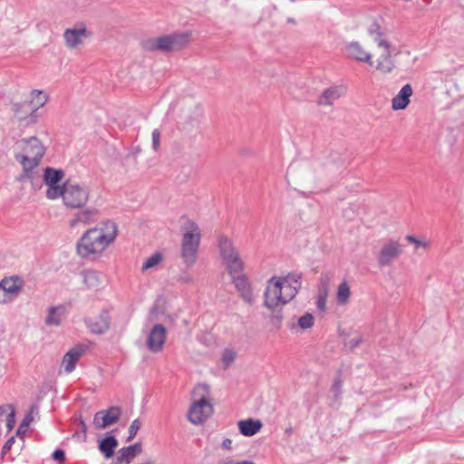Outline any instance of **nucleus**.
I'll use <instances>...</instances> for the list:
<instances>
[{
	"instance_id": "nucleus-56",
	"label": "nucleus",
	"mask_w": 464,
	"mask_h": 464,
	"mask_svg": "<svg viewBox=\"0 0 464 464\" xmlns=\"http://www.w3.org/2000/svg\"><path fill=\"white\" fill-rule=\"evenodd\" d=\"M21 429H22V428H20V427L18 428V430H17V431H16V434L21 433Z\"/></svg>"
},
{
	"instance_id": "nucleus-45",
	"label": "nucleus",
	"mask_w": 464,
	"mask_h": 464,
	"mask_svg": "<svg viewBox=\"0 0 464 464\" xmlns=\"http://www.w3.org/2000/svg\"><path fill=\"white\" fill-rule=\"evenodd\" d=\"M52 459L54 461H57L60 463L64 462L66 459L65 451L62 449H56L52 454Z\"/></svg>"
},
{
	"instance_id": "nucleus-51",
	"label": "nucleus",
	"mask_w": 464,
	"mask_h": 464,
	"mask_svg": "<svg viewBox=\"0 0 464 464\" xmlns=\"http://www.w3.org/2000/svg\"><path fill=\"white\" fill-rule=\"evenodd\" d=\"M12 409H14L12 404L1 405L0 406V417L5 415L8 410H10V411H12Z\"/></svg>"
},
{
	"instance_id": "nucleus-1",
	"label": "nucleus",
	"mask_w": 464,
	"mask_h": 464,
	"mask_svg": "<svg viewBox=\"0 0 464 464\" xmlns=\"http://www.w3.org/2000/svg\"><path fill=\"white\" fill-rule=\"evenodd\" d=\"M117 233L116 223L107 220L85 231L76 244V251L82 258L100 255L115 240Z\"/></svg>"
},
{
	"instance_id": "nucleus-19",
	"label": "nucleus",
	"mask_w": 464,
	"mask_h": 464,
	"mask_svg": "<svg viewBox=\"0 0 464 464\" xmlns=\"http://www.w3.org/2000/svg\"><path fill=\"white\" fill-rule=\"evenodd\" d=\"M141 451L142 447L139 442L123 447L118 451L117 461L113 464H130L131 459L141 453Z\"/></svg>"
},
{
	"instance_id": "nucleus-28",
	"label": "nucleus",
	"mask_w": 464,
	"mask_h": 464,
	"mask_svg": "<svg viewBox=\"0 0 464 464\" xmlns=\"http://www.w3.org/2000/svg\"><path fill=\"white\" fill-rule=\"evenodd\" d=\"M368 33L373 38L374 42L377 43L378 46L383 48H391L390 43L382 39L383 34L378 23H372L368 29Z\"/></svg>"
},
{
	"instance_id": "nucleus-46",
	"label": "nucleus",
	"mask_w": 464,
	"mask_h": 464,
	"mask_svg": "<svg viewBox=\"0 0 464 464\" xmlns=\"http://www.w3.org/2000/svg\"><path fill=\"white\" fill-rule=\"evenodd\" d=\"M160 131L158 129H155L152 131V148L155 151H157L160 148Z\"/></svg>"
},
{
	"instance_id": "nucleus-31",
	"label": "nucleus",
	"mask_w": 464,
	"mask_h": 464,
	"mask_svg": "<svg viewBox=\"0 0 464 464\" xmlns=\"http://www.w3.org/2000/svg\"><path fill=\"white\" fill-rule=\"evenodd\" d=\"M63 306H51L48 309V314L45 318V324L47 325L58 326L61 324V316L63 314Z\"/></svg>"
},
{
	"instance_id": "nucleus-40",
	"label": "nucleus",
	"mask_w": 464,
	"mask_h": 464,
	"mask_svg": "<svg viewBox=\"0 0 464 464\" xmlns=\"http://www.w3.org/2000/svg\"><path fill=\"white\" fill-rule=\"evenodd\" d=\"M202 117V111L199 107H195V110L191 116H188L187 122L192 127L198 126Z\"/></svg>"
},
{
	"instance_id": "nucleus-43",
	"label": "nucleus",
	"mask_w": 464,
	"mask_h": 464,
	"mask_svg": "<svg viewBox=\"0 0 464 464\" xmlns=\"http://www.w3.org/2000/svg\"><path fill=\"white\" fill-rule=\"evenodd\" d=\"M405 238L408 242L414 244L416 248H419V247L426 248L429 246V243L422 242L419 238H417L416 237H414L412 235H407Z\"/></svg>"
},
{
	"instance_id": "nucleus-37",
	"label": "nucleus",
	"mask_w": 464,
	"mask_h": 464,
	"mask_svg": "<svg viewBox=\"0 0 464 464\" xmlns=\"http://www.w3.org/2000/svg\"><path fill=\"white\" fill-rule=\"evenodd\" d=\"M314 315L310 313H306L298 319V326L303 330H306L314 325Z\"/></svg>"
},
{
	"instance_id": "nucleus-17",
	"label": "nucleus",
	"mask_w": 464,
	"mask_h": 464,
	"mask_svg": "<svg viewBox=\"0 0 464 464\" xmlns=\"http://www.w3.org/2000/svg\"><path fill=\"white\" fill-rule=\"evenodd\" d=\"M232 283L235 285L240 297L248 304H253L254 297L251 284L245 274L234 276Z\"/></svg>"
},
{
	"instance_id": "nucleus-34",
	"label": "nucleus",
	"mask_w": 464,
	"mask_h": 464,
	"mask_svg": "<svg viewBox=\"0 0 464 464\" xmlns=\"http://www.w3.org/2000/svg\"><path fill=\"white\" fill-rule=\"evenodd\" d=\"M48 188L46 190V197L49 199H56L58 198H62L63 199V196L65 195V189L67 188V181H65L63 185H51L47 186Z\"/></svg>"
},
{
	"instance_id": "nucleus-27",
	"label": "nucleus",
	"mask_w": 464,
	"mask_h": 464,
	"mask_svg": "<svg viewBox=\"0 0 464 464\" xmlns=\"http://www.w3.org/2000/svg\"><path fill=\"white\" fill-rule=\"evenodd\" d=\"M384 49V53L381 55V57L378 60L376 69L384 73H388L391 72L394 68V63L393 61L392 60L391 48Z\"/></svg>"
},
{
	"instance_id": "nucleus-57",
	"label": "nucleus",
	"mask_w": 464,
	"mask_h": 464,
	"mask_svg": "<svg viewBox=\"0 0 464 464\" xmlns=\"http://www.w3.org/2000/svg\"><path fill=\"white\" fill-rule=\"evenodd\" d=\"M292 2H294L295 0H291Z\"/></svg>"
},
{
	"instance_id": "nucleus-29",
	"label": "nucleus",
	"mask_w": 464,
	"mask_h": 464,
	"mask_svg": "<svg viewBox=\"0 0 464 464\" xmlns=\"http://www.w3.org/2000/svg\"><path fill=\"white\" fill-rule=\"evenodd\" d=\"M224 263L226 264L227 270L232 279L234 276L241 275V272L244 270V263L242 262L239 255L225 261Z\"/></svg>"
},
{
	"instance_id": "nucleus-25",
	"label": "nucleus",
	"mask_w": 464,
	"mask_h": 464,
	"mask_svg": "<svg viewBox=\"0 0 464 464\" xmlns=\"http://www.w3.org/2000/svg\"><path fill=\"white\" fill-rule=\"evenodd\" d=\"M218 247L223 261H227L234 256H238L232 241L226 236H221L218 238Z\"/></svg>"
},
{
	"instance_id": "nucleus-20",
	"label": "nucleus",
	"mask_w": 464,
	"mask_h": 464,
	"mask_svg": "<svg viewBox=\"0 0 464 464\" xmlns=\"http://www.w3.org/2000/svg\"><path fill=\"white\" fill-rule=\"evenodd\" d=\"M347 55L360 62L372 65V55L365 52L358 42H352L346 45Z\"/></svg>"
},
{
	"instance_id": "nucleus-15",
	"label": "nucleus",
	"mask_w": 464,
	"mask_h": 464,
	"mask_svg": "<svg viewBox=\"0 0 464 464\" xmlns=\"http://www.w3.org/2000/svg\"><path fill=\"white\" fill-rule=\"evenodd\" d=\"M87 350L88 345L77 344L63 355L62 365L64 367V371L67 373L72 372L75 369L77 362Z\"/></svg>"
},
{
	"instance_id": "nucleus-33",
	"label": "nucleus",
	"mask_w": 464,
	"mask_h": 464,
	"mask_svg": "<svg viewBox=\"0 0 464 464\" xmlns=\"http://www.w3.org/2000/svg\"><path fill=\"white\" fill-rule=\"evenodd\" d=\"M351 296V290L348 283L343 281L337 288L336 300L339 304H345L348 303Z\"/></svg>"
},
{
	"instance_id": "nucleus-35",
	"label": "nucleus",
	"mask_w": 464,
	"mask_h": 464,
	"mask_svg": "<svg viewBox=\"0 0 464 464\" xmlns=\"http://www.w3.org/2000/svg\"><path fill=\"white\" fill-rule=\"evenodd\" d=\"M342 385H343L342 372H341V371H338L337 374L333 382V384L331 386V392L334 394V397L336 401L339 400L342 395Z\"/></svg>"
},
{
	"instance_id": "nucleus-6",
	"label": "nucleus",
	"mask_w": 464,
	"mask_h": 464,
	"mask_svg": "<svg viewBox=\"0 0 464 464\" xmlns=\"http://www.w3.org/2000/svg\"><path fill=\"white\" fill-rule=\"evenodd\" d=\"M90 188L86 185L67 180V188L63 196V204L71 209L84 208L89 200Z\"/></svg>"
},
{
	"instance_id": "nucleus-26",
	"label": "nucleus",
	"mask_w": 464,
	"mask_h": 464,
	"mask_svg": "<svg viewBox=\"0 0 464 464\" xmlns=\"http://www.w3.org/2000/svg\"><path fill=\"white\" fill-rule=\"evenodd\" d=\"M64 177V171L61 169L46 167L44 169L43 181L46 186L59 184Z\"/></svg>"
},
{
	"instance_id": "nucleus-4",
	"label": "nucleus",
	"mask_w": 464,
	"mask_h": 464,
	"mask_svg": "<svg viewBox=\"0 0 464 464\" xmlns=\"http://www.w3.org/2000/svg\"><path fill=\"white\" fill-rule=\"evenodd\" d=\"M209 388L207 384H198L194 389V395L199 396L195 401L188 413V420L193 424H202L208 417L213 414V405L208 400Z\"/></svg>"
},
{
	"instance_id": "nucleus-49",
	"label": "nucleus",
	"mask_w": 464,
	"mask_h": 464,
	"mask_svg": "<svg viewBox=\"0 0 464 464\" xmlns=\"http://www.w3.org/2000/svg\"><path fill=\"white\" fill-rule=\"evenodd\" d=\"M34 410H37V407L36 406H32L31 408V412L29 414H27L24 420H22L21 424H20V428H23V427H27L32 421H33V417L31 415V413L34 411Z\"/></svg>"
},
{
	"instance_id": "nucleus-18",
	"label": "nucleus",
	"mask_w": 464,
	"mask_h": 464,
	"mask_svg": "<svg viewBox=\"0 0 464 464\" xmlns=\"http://www.w3.org/2000/svg\"><path fill=\"white\" fill-rule=\"evenodd\" d=\"M116 431V429L109 431L105 437L99 441L98 449L105 459H111L119 445V441L114 435Z\"/></svg>"
},
{
	"instance_id": "nucleus-50",
	"label": "nucleus",
	"mask_w": 464,
	"mask_h": 464,
	"mask_svg": "<svg viewBox=\"0 0 464 464\" xmlns=\"http://www.w3.org/2000/svg\"><path fill=\"white\" fill-rule=\"evenodd\" d=\"M362 343V337H355V338H353L349 341V348L351 351L354 350L355 348H357L361 343Z\"/></svg>"
},
{
	"instance_id": "nucleus-22",
	"label": "nucleus",
	"mask_w": 464,
	"mask_h": 464,
	"mask_svg": "<svg viewBox=\"0 0 464 464\" xmlns=\"http://www.w3.org/2000/svg\"><path fill=\"white\" fill-rule=\"evenodd\" d=\"M239 432L246 437H252L256 435L263 427V423L260 420H255L252 418L242 420L237 422Z\"/></svg>"
},
{
	"instance_id": "nucleus-2",
	"label": "nucleus",
	"mask_w": 464,
	"mask_h": 464,
	"mask_svg": "<svg viewBox=\"0 0 464 464\" xmlns=\"http://www.w3.org/2000/svg\"><path fill=\"white\" fill-rule=\"evenodd\" d=\"M22 149V153L15 154V160L22 165L23 173L18 179L20 181L30 180L34 182V179H38L39 175L34 169L38 167L45 153V148L41 140L32 136L27 139H23L17 143Z\"/></svg>"
},
{
	"instance_id": "nucleus-38",
	"label": "nucleus",
	"mask_w": 464,
	"mask_h": 464,
	"mask_svg": "<svg viewBox=\"0 0 464 464\" xmlns=\"http://www.w3.org/2000/svg\"><path fill=\"white\" fill-rule=\"evenodd\" d=\"M236 353L231 349H226L222 355V363L224 369H227L230 366V364L234 362L236 359Z\"/></svg>"
},
{
	"instance_id": "nucleus-52",
	"label": "nucleus",
	"mask_w": 464,
	"mask_h": 464,
	"mask_svg": "<svg viewBox=\"0 0 464 464\" xmlns=\"http://www.w3.org/2000/svg\"><path fill=\"white\" fill-rule=\"evenodd\" d=\"M222 447L226 450H230L232 448V440L230 439H225L222 442Z\"/></svg>"
},
{
	"instance_id": "nucleus-30",
	"label": "nucleus",
	"mask_w": 464,
	"mask_h": 464,
	"mask_svg": "<svg viewBox=\"0 0 464 464\" xmlns=\"http://www.w3.org/2000/svg\"><path fill=\"white\" fill-rule=\"evenodd\" d=\"M47 100L48 96L43 91L39 90L32 91L31 98L26 99V101L30 103V105L36 112L47 102Z\"/></svg>"
},
{
	"instance_id": "nucleus-41",
	"label": "nucleus",
	"mask_w": 464,
	"mask_h": 464,
	"mask_svg": "<svg viewBox=\"0 0 464 464\" xmlns=\"http://www.w3.org/2000/svg\"><path fill=\"white\" fill-rule=\"evenodd\" d=\"M140 421L139 419H135L134 420H132V422L130 423V427H129V436L126 440L127 442L132 440L138 430H140Z\"/></svg>"
},
{
	"instance_id": "nucleus-48",
	"label": "nucleus",
	"mask_w": 464,
	"mask_h": 464,
	"mask_svg": "<svg viewBox=\"0 0 464 464\" xmlns=\"http://www.w3.org/2000/svg\"><path fill=\"white\" fill-rule=\"evenodd\" d=\"M316 306L318 310L324 312L326 308V294L319 295L316 300Z\"/></svg>"
},
{
	"instance_id": "nucleus-9",
	"label": "nucleus",
	"mask_w": 464,
	"mask_h": 464,
	"mask_svg": "<svg viewBox=\"0 0 464 464\" xmlns=\"http://www.w3.org/2000/svg\"><path fill=\"white\" fill-rule=\"evenodd\" d=\"M12 111L19 121V126L24 128L35 124L39 118L38 112L33 109L26 100L21 102H14Z\"/></svg>"
},
{
	"instance_id": "nucleus-10",
	"label": "nucleus",
	"mask_w": 464,
	"mask_h": 464,
	"mask_svg": "<svg viewBox=\"0 0 464 464\" xmlns=\"http://www.w3.org/2000/svg\"><path fill=\"white\" fill-rule=\"evenodd\" d=\"M121 415V410L118 406H111L107 410H102L94 414L93 425L96 429H106L116 423Z\"/></svg>"
},
{
	"instance_id": "nucleus-11",
	"label": "nucleus",
	"mask_w": 464,
	"mask_h": 464,
	"mask_svg": "<svg viewBox=\"0 0 464 464\" xmlns=\"http://www.w3.org/2000/svg\"><path fill=\"white\" fill-rule=\"evenodd\" d=\"M301 279L302 275L297 273H289L285 276L277 277L279 283L283 285L285 299H286L288 303L295 297L301 288Z\"/></svg>"
},
{
	"instance_id": "nucleus-42",
	"label": "nucleus",
	"mask_w": 464,
	"mask_h": 464,
	"mask_svg": "<svg viewBox=\"0 0 464 464\" xmlns=\"http://www.w3.org/2000/svg\"><path fill=\"white\" fill-rule=\"evenodd\" d=\"M79 426L81 428V432H75L73 437L81 438L82 442L87 440V425L82 419L79 420Z\"/></svg>"
},
{
	"instance_id": "nucleus-3",
	"label": "nucleus",
	"mask_w": 464,
	"mask_h": 464,
	"mask_svg": "<svg viewBox=\"0 0 464 464\" xmlns=\"http://www.w3.org/2000/svg\"><path fill=\"white\" fill-rule=\"evenodd\" d=\"M189 34L180 33L150 38L142 43V48L149 52L161 51L164 53L179 51L187 45Z\"/></svg>"
},
{
	"instance_id": "nucleus-47",
	"label": "nucleus",
	"mask_w": 464,
	"mask_h": 464,
	"mask_svg": "<svg viewBox=\"0 0 464 464\" xmlns=\"http://www.w3.org/2000/svg\"><path fill=\"white\" fill-rule=\"evenodd\" d=\"M15 442V438L12 436L9 438L6 442L4 444L1 451V457L2 459L4 456L12 449L13 444Z\"/></svg>"
},
{
	"instance_id": "nucleus-24",
	"label": "nucleus",
	"mask_w": 464,
	"mask_h": 464,
	"mask_svg": "<svg viewBox=\"0 0 464 464\" xmlns=\"http://www.w3.org/2000/svg\"><path fill=\"white\" fill-rule=\"evenodd\" d=\"M344 92L342 86H332L323 92L317 101L318 105H332Z\"/></svg>"
},
{
	"instance_id": "nucleus-54",
	"label": "nucleus",
	"mask_w": 464,
	"mask_h": 464,
	"mask_svg": "<svg viewBox=\"0 0 464 464\" xmlns=\"http://www.w3.org/2000/svg\"><path fill=\"white\" fill-rule=\"evenodd\" d=\"M34 186L36 184L38 187H41L40 183V177L38 179H34V182H31Z\"/></svg>"
},
{
	"instance_id": "nucleus-8",
	"label": "nucleus",
	"mask_w": 464,
	"mask_h": 464,
	"mask_svg": "<svg viewBox=\"0 0 464 464\" xmlns=\"http://www.w3.org/2000/svg\"><path fill=\"white\" fill-rule=\"evenodd\" d=\"M403 252V246L396 239H389L382 246L377 262L380 267L390 266L398 259Z\"/></svg>"
},
{
	"instance_id": "nucleus-53",
	"label": "nucleus",
	"mask_w": 464,
	"mask_h": 464,
	"mask_svg": "<svg viewBox=\"0 0 464 464\" xmlns=\"http://www.w3.org/2000/svg\"><path fill=\"white\" fill-rule=\"evenodd\" d=\"M235 464H256V463L252 460H242V461H237Z\"/></svg>"
},
{
	"instance_id": "nucleus-32",
	"label": "nucleus",
	"mask_w": 464,
	"mask_h": 464,
	"mask_svg": "<svg viewBox=\"0 0 464 464\" xmlns=\"http://www.w3.org/2000/svg\"><path fill=\"white\" fill-rule=\"evenodd\" d=\"M83 283L89 288H95L101 285L100 275L94 270L82 272Z\"/></svg>"
},
{
	"instance_id": "nucleus-13",
	"label": "nucleus",
	"mask_w": 464,
	"mask_h": 464,
	"mask_svg": "<svg viewBox=\"0 0 464 464\" xmlns=\"http://www.w3.org/2000/svg\"><path fill=\"white\" fill-rule=\"evenodd\" d=\"M84 323L92 334H102L110 328L111 316L109 311L102 310L97 318H84Z\"/></svg>"
},
{
	"instance_id": "nucleus-23",
	"label": "nucleus",
	"mask_w": 464,
	"mask_h": 464,
	"mask_svg": "<svg viewBox=\"0 0 464 464\" xmlns=\"http://www.w3.org/2000/svg\"><path fill=\"white\" fill-rule=\"evenodd\" d=\"M88 32L84 26L81 28H70L66 29L63 37L65 39L66 45L70 48H75L82 43V36H87Z\"/></svg>"
},
{
	"instance_id": "nucleus-14",
	"label": "nucleus",
	"mask_w": 464,
	"mask_h": 464,
	"mask_svg": "<svg viewBox=\"0 0 464 464\" xmlns=\"http://www.w3.org/2000/svg\"><path fill=\"white\" fill-rule=\"evenodd\" d=\"M100 217V210L94 207H84L79 209L70 220L69 226L75 227L79 223L89 225L98 220Z\"/></svg>"
},
{
	"instance_id": "nucleus-21",
	"label": "nucleus",
	"mask_w": 464,
	"mask_h": 464,
	"mask_svg": "<svg viewBox=\"0 0 464 464\" xmlns=\"http://www.w3.org/2000/svg\"><path fill=\"white\" fill-rule=\"evenodd\" d=\"M412 95V88L411 84H405L393 97L392 101V107L394 111L404 110L410 103V97Z\"/></svg>"
},
{
	"instance_id": "nucleus-44",
	"label": "nucleus",
	"mask_w": 464,
	"mask_h": 464,
	"mask_svg": "<svg viewBox=\"0 0 464 464\" xmlns=\"http://www.w3.org/2000/svg\"><path fill=\"white\" fill-rule=\"evenodd\" d=\"M5 422H6L7 430L8 431L12 430L15 424V410L14 409H12V411H10L6 415Z\"/></svg>"
},
{
	"instance_id": "nucleus-55",
	"label": "nucleus",
	"mask_w": 464,
	"mask_h": 464,
	"mask_svg": "<svg viewBox=\"0 0 464 464\" xmlns=\"http://www.w3.org/2000/svg\"><path fill=\"white\" fill-rule=\"evenodd\" d=\"M291 431H292V429H291V428H289V429H287V430H285V432H287V433H291Z\"/></svg>"
},
{
	"instance_id": "nucleus-39",
	"label": "nucleus",
	"mask_w": 464,
	"mask_h": 464,
	"mask_svg": "<svg viewBox=\"0 0 464 464\" xmlns=\"http://www.w3.org/2000/svg\"><path fill=\"white\" fill-rule=\"evenodd\" d=\"M272 313V315H271V323L272 324L279 329L281 327V324H282V321H283V314L281 312V309H278V308H275V309H269Z\"/></svg>"
},
{
	"instance_id": "nucleus-16",
	"label": "nucleus",
	"mask_w": 464,
	"mask_h": 464,
	"mask_svg": "<svg viewBox=\"0 0 464 464\" xmlns=\"http://www.w3.org/2000/svg\"><path fill=\"white\" fill-rule=\"evenodd\" d=\"M24 285V279L18 276L4 278L0 282V293L2 292L4 295H10L12 297H15ZM5 298H0V303H5Z\"/></svg>"
},
{
	"instance_id": "nucleus-36",
	"label": "nucleus",
	"mask_w": 464,
	"mask_h": 464,
	"mask_svg": "<svg viewBox=\"0 0 464 464\" xmlns=\"http://www.w3.org/2000/svg\"><path fill=\"white\" fill-rule=\"evenodd\" d=\"M162 260V255L160 252L154 253L142 265V270L146 271L156 266Z\"/></svg>"
},
{
	"instance_id": "nucleus-12",
	"label": "nucleus",
	"mask_w": 464,
	"mask_h": 464,
	"mask_svg": "<svg viewBox=\"0 0 464 464\" xmlns=\"http://www.w3.org/2000/svg\"><path fill=\"white\" fill-rule=\"evenodd\" d=\"M167 338V330L163 324H155L150 332L147 339V346L153 353H160Z\"/></svg>"
},
{
	"instance_id": "nucleus-7",
	"label": "nucleus",
	"mask_w": 464,
	"mask_h": 464,
	"mask_svg": "<svg viewBox=\"0 0 464 464\" xmlns=\"http://www.w3.org/2000/svg\"><path fill=\"white\" fill-rule=\"evenodd\" d=\"M283 285L277 280V276H272L267 281V285L264 293V305L267 309H275L287 304L283 292Z\"/></svg>"
},
{
	"instance_id": "nucleus-5",
	"label": "nucleus",
	"mask_w": 464,
	"mask_h": 464,
	"mask_svg": "<svg viewBox=\"0 0 464 464\" xmlns=\"http://www.w3.org/2000/svg\"><path fill=\"white\" fill-rule=\"evenodd\" d=\"M188 227L190 229L183 235L181 242V257L186 266H192L198 256V252L200 244V233L198 232V226L192 220L188 221Z\"/></svg>"
}]
</instances>
